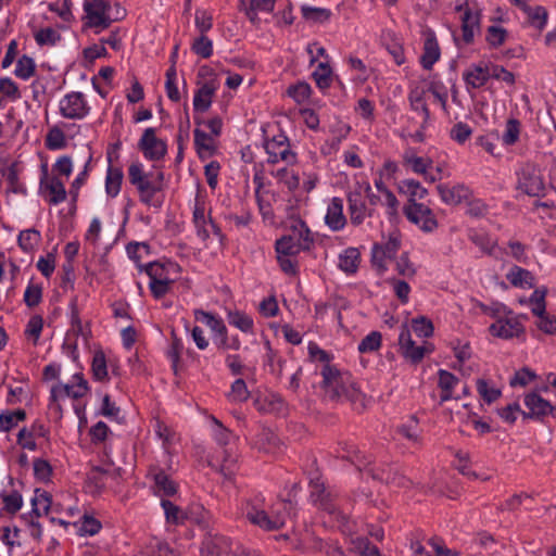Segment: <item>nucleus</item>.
<instances>
[{
  "mask_svg": "<svg viewBox=\"0 0 556 556\" xmlns=\"http://www.w3.org/2000/svg\"><path fill=\"white\" fill-rule=\"evenodd\" d=\"M312 362L319 363V374L323 378L319 388L326 400L349 402L352 407L362 413L367 406V397L349 371L340 370L331 363L332 355L326 350H308Z\"/></svg>",
  "mask_w": 556,
  "mask_h": 556,
  "instance_id": "obj_1",
  "label": "nucleus"
},
{
  "mask_svg": "<svg viewBox=\"0 0 556 556\" xmlns=\"http://www.w3.org/2000/svg\"><path fill=\"white\" fill-rule=\"evenodd\" d=\"M129 182L136 187L138 193L146 191H163L164 173L159 170L155 174H147L139 162L131 163L128 167Z\"/></svg>",
  "mask_w": 556,
  "mask_h": 556,
  "instance_id": "obj_2",
  "label": "nucleus"
},
{
  "mask_svg": "<svg viewBox=\"0 0 556 556\" xmlns=\"http://www.w3.org/2000/svg\"><path fill=\"white\" fill-rule=\"evenodd\" d=\"M110 2L106 0H85L84 11L86 13L85 26L90 28L106 29L113 23L109 11Z\"/></svg>",
  "mask_w": 556,
  "mask_h": 556,
  "instance_id": "obj_3",
  "label": "nucleus"
},
{
  "mask_svg": "<svg viewBox=\"0 0 556 556\" xmlns=\"http://www.w3.org/2000/svg\"><path fill=\"white\" fill-rule=\"evenodd\" d=\"M517 189L529 197H544L545 185L540 169L531 164L525 165L518 173Z\"/></svg>",
  "mask_w": 556,
  "mask_h": 556,
  "instance_id": "obj_4",
  "label": "nucleus"
},
{
  "mask_svg": "<svg viewBox=\"0 0 556 556\" xmlns=\"http://www.w3.org/2000/svg\"><path fill=\"white\" fill-rule=\"evenodd\" d=\"M194 318L207 329L214 345L231 348L227 344V328L222 318L203 309H195Z\"/></svg>",
  "mask_w": 556,
  "mask_h": 556,
  "instance_id": "obj_5",
  "label": "nucleus"
},
{
  "mask_svg": "<svg viewBox=\"0 0 556 556\" xmlns=\"http://www.w3.org/2000/svg\"><path fill=\"white\" fill-rule=\"evenodd\" d=\"M455 11L463 12L462 40L465 45H470L473 42L475 30H480L481 11L471 7L467 0H458Z\"/></svg>",
  "mask_w": 556,
  "mask_h": 556,
  "instance_id": "obj_6",
  "label": "nucleus"
},
{
  "mask_svg": "<svg viewBox=\"0 0 556 556\" xmlns=\"http://www.w3.org/2000/svg\"><path fill=\"white\" fill-rule=\"evenodd\" d=\"M264 148L268 154V163L275 164L279 161H283L288 164H294L296 162V154L291 151L289 139L283 132L266 140Z\"/></svg>",
  "mask_w": 556,
  "mask_h": 556,
  "instance_id": "obj_7",
  "label": "nucleus"
},
{
  "mask_svg": "<svg viewBox=\"0 0 556 556\" xmlns=\"http://www.w3.org/2000/svg\"><path fill=\"white\" fill-rule=\"evenodd\" d=\"M60 114L68 119H83L89 112L90 106L84 96L79 91H74L64 96L60 101Z\"/></svg>",
  "mask_w": 556,
  "mask_h": 556,
  "instance_id": "obj_8",
  "label": "nucleus"
},
{
  "mask_svg": "<svg viewBox=\"0 0 556 556\" xmlns=\"http://www.w3.org/2000/svg\"><path fill=\"white\" fill-rule=\"evenodd\" d=\"M401 248V233L393 231L389 235V239L386 243H375L371 250V263L378 267L379 270L384 271L387 269L386 260L394 258Z\"/></svg>",
  "mask_w": 556,
  "mask_h": 556,
  "instance_id": "obj_9",
  "label": "nucleus"
},
{
  "mask_svg": "<svg viewBox=\"0 0 556 556\" xmlns=\"http://www.w3.org/2000/svg\"><path fill=\"white\" fill-rule=\"evenodd\" d=\"M138 148L149 161H159L163 159L167 152L166 142L156 137L155 128L152 127L143 131L138 142Z\"/></svg>",
  "mask_w": 556,
  "mask_h": 556,
  "instance_id": "obj_10",
  "label": "nucleus"
},
{
  "mask_svg": "<svg viewBox=\"0 0 556 556\" xmlns=\"http://www.w3.org/2000/svg\"><path fill=\"white\" fill-rule=\"evenodd\" d=\"M404 214L408 220L419 225L425 232H431L438 227V222L432 210L422 203H414L405 206Z\"/></svg>",
  "mask_w": 556,
  "mask_h": 556,
  "instance_id": "obj_11",
  "label": "nucleus"
},
{
  "mask_svg": "<svg viewBox=\"0 0 556 556\" xmlns=\"http://www.w3.org/2000/svg\"><path fill=\"white\" fill-rule=\"evenodd\" d=\"M140 271H146L150 280L175 281L181 273L179 264L173 261L151 262L147 265H138Z\"/></svg>",
  "mask_w": 556,
  "mask_h": 556,
  "instance_id": "obj_12",
  "label": "nucleus"
},
{
  "mask_svg": "<svg viewBox=\"0 0 556 556\" xmlns=\"http://www.w3.org/2000/svg\"><path fill=\"white\" fill-rule=\"evenodd\" d=\"M368 475L377 481L384 482L386 484L393 485L396 488H409L413 485V481L403 475L397 468L387 464L379 468L368 469Z\"/></svg>",
  "mask_w": 556,
  "mask_h": 556,
  "instance_id": "obj_13",
  "label": "nucleus"
},
{
  "mask_svg": "<svg viewBox=\"0 0 556 556\" xmlns=\"http://www.w3.org/2000/svg\"><path fill=\"white\" fill-rule=\"evenodd\" d=\"M350 220L354 226L361 225L366 217H371L374 207H368L361 191L350 192L348 195Z\"/></svg>",
  "mask_w": 556,
  "mask_h": 556,
  "instance_id": "obj_14",
  "label": "nucleus"
},
{
  "mask_svg": "<svg viewBox=\"0 0 556 556\" xmlns=\"http://www.w3.org/2000/svg\"><path fill=\"white\" fill-rule=\"evenodd\" d=\"M441 200L447 205H458L469 200L472 195L471 190L464 184L450 186L447 184H439L437 186Z\"/></svg>",
  "mask_w": 556,
  "mask_h": 556,
  "instance_id": "obj_15",
  "label": "nucleus"
},
{
  "mask_svg": "<svg viewBox=\"0 0 556 556\" xmlns=\"http://www.w3.org/2000/svg\"><path fill=\"white\" fill-rule=\"evenodd\" d=\"M525 405L529 412H521L523 419L542 420L546 416L547 408H551V402L543 399L535 392L525 396Z\"/></svg>",
  "mask_w": 556,
  "mask_h": 556,
  "instance_id": "obj_16",
  "label": "nucleus"
},
{
  "mask_svg": "<svg viewBox=\"0 0 556 556\" xmlns=\"http://www.w3.org/2000/svg\"><path fill=\"white\" fill-rule=\"evenodd\" d=\"M217 90L216 79H212L203 84L194 93L193 109L195 112L204 113L212 104V98Z\"/></svg>",
  "mask_w": 556,
  "mask_h": 556,
  "instance_id": "obj_17",
  "label": "nucleus"
},
{
  "mask_svg": "<svg viewBox=\"0 0 556 556\" xmlns=\"http://www.w3.org/2000/svg\"><path fill=\"white\" fill-rule=\"evenodd\" d=\"M276 0H240L239 9L244 11L247 17L253 23H258L257 12L270 13L274 11Z\"/></svg>",
  "mask_w": 556,
  "mask_h": 556,
  "instance_id": "obj_18",
  "label": "nucleus"
},
{
  "mask_svg": "<svg viewBox=\"0 0 556 556\" xmlns=\"http://www.w3.org/2000/svg\"><path fill=\"white\" fill-rule=\"evenodd\" d=\"M325 220L327 226L333 231L343 229L346 224V218L343 214V201L341 198H332Z\"/></svg>",
  "mask_w": 556,
  "mask_h": 556,
  "instance_id": "obj_19",
  "label": "nucleus"
},
{
  "mask_svg": "<svg viewBox=\"0 0 556 556\" xmlns=\"http://www.w3.org/2000/svg\"><path fill=\"white\" fill-rule=\"evenodd\" d=\"M52 497L47 491L40 489L35 490V497L31 500L33 509L29 514L23 515L24 520L39 518L42 515H48L51 509Z\"/></svg>",
  "mask_w": 556,
  "mask_h": 556,
  "instance_id": "obj_20",
  "label": "nucleus"
},
{
  "mask_svg": "<svg viewBox=\"0 0 556 556\" xmlns=\"http://www.w3.org/2000/svg\"><path fill=\"white\" fill-rule=\"evenodd\" d=\"M440 47L434 33H428L424 42V52L420 58L422 67L430 71L434 63L440 59Z\"/></svg>",
  "mask_w": 556,
  "mask_h": 556,
  "instance_id": "obj_21",
  "label": "nucleus"
},
{
  "mask_svg": "<svg viewBox=\"0 0 556 556\" xmlns=\"http://www.w3.org/2000/svg\"><path fill=\"white\" fill-rule=\"evenodd\" d=\"M247 517L252 523L267 531L278 530L285 526L283 518H280L279 516H269L265 510L254 509L249 511Z\"/></svg>",
  "mask_w": 556,
  "mask_h": 556,
  "instance_id": "obj_22",
  "label": "nucleus"
},
{
  "mask_svg": "<svg viewBox=\"0 0 556 556\" xmlns=\"http://www.w3.org/2000/svg\"><path fill=\"white\" fill-rule=\"evenodd\" d=\"M256 445L260 451L276 455L282 452L283 443L270 429L264 428L257 435Z\"/></svg>",
  "mask_w": 556,
  "mask_h": 556,
  "instance_id": "obj_23",
  "label": "nucleus"
},
{
  "mask_svg": "<svg viewBox=\"0 0 556 556\" xmlns=\"http://www.w3.org/2000/svg\"><path fill=\"white\" fill-rule=\"evenodd\" d=\"M506 279L516 288H534L535 278L533 274L520 266L514 265L506 274Z\"/></svg>",
  "mask_w": 556,
  "mask_h": 556,
  "instance_id": "obj_24",
  "label": "nucleus"
},
{
  "mask_svg": "<svg viewBox=\"0 0 556 556\" xmlns=\"http://www.w3.org/2000/svg\"><path fill=\"white\" fill-rule=\"evenodd\" d=\"M193 136L194 147L201 160H205L215 154L216 148L214 146V140L211 136H208L205 131L201 130L200 128L194 129Z\"/></svg>",
  "mask_w": 556,
  "mask_h": 556,
  "instance_id": "obj_25",
  "label": "nucleus"
},
{
  "mask_svg": "<svg viewBox=\"0 0 556 556\" xmlns=\"http://www.w3.org/2000/svg\"><path fill=\"white\" fill-rule=\"evenodd\" d=\"M463 77L467 86L475 89L481 88L490 78V68L473 64L463 74Z\"/></svg>",
  "mask_w": 556,
  "mask_h": 556,
  "instance_id": "obj_26",
  "label": "nucleus"
},
{
  "mask_svg": "<svg viewBox=\"0 0 556 556\" xmlns=\"http://www.w3.org/2000/svg\"><path fill=\"white\" fill-rule=\"evenodd\" d=\"M521 331H522L521 325L514 320H506L504 323L497 321L490 326V332L493 336H496L500 338H505V339L518 336Z\"/></svg>",
  "mask_w": 556,
  "mask_h": 556,
  "instance_id": "obj_27",
  "label": "nucleus"
},
{
  "mask_svg": "<svg viewBox=\"0 0 556 556\" xmlns=\"http://www.w3.org/2000/svg\"><path fill=\"white\" fill-rule=\"evenodd\" d=\"M124 174L121 167L109 166L105 178V190L109 197L115 198L122 187Z\"/></svg>",
  "mask_w": 556,
  "mask_h": 556,
  "instance_id": "obj_28",
  "label": "nucleus"
},
{
  "mask_svg": "<svg viewBox=\"0 0 556 556\" xmlns=\"http://www.w3.org/2000/svg\"><path fill=\"white\" fill-rule=\"evenodd\" d=\"M48 191L50 194L49 203L50 204H59L66 199V190L64 184L60 180V178L53 176L49 180H47L46 185H43V189L40 190Z\"/></svg>",
  "mask_w": 556,
  "mask_h": 556,
  "instance_id": "obj_29",
  "label": "nucleus"
},
{
  "mask_svg": "<svg viewBox=\"0 0 556 556\" xmlns=\"http://www.w3.org/2000/svg\"><path fill=\"white\" fill-rule=\"evenodd\" d=\"M361 261V253L356 248H348L339 256V267L348 274L356 273Z\"/></svg>",
  "mask_w": 556,
  "mask_h": 556,
  "instance_id": "obj_30",
  "label": "nucleus"
},
{
  "mask_svg": "<svg viewBox=\"0 0 556 556\" xmlns=\"http://www.w3.org/2000/svg\"><path fill=\"white\" fill-rule=\"evenodd\" d=\"M522 10L527 13L528 23L539 31H542L547 23V10L542 5H536L534 8L528 5Z\"/></svg>",
  "mask_w": 556,
  "mask_h": 556,
  "instance_id": "obj_31",
  "label": "nucleus"
},
{
  "mask_svg": "<svg viewBox=\"0 0 556 556\" xmlns=\"http://www.w3.org/2000/svg\"><path fill=\"white\" fill-rule=\"evenodd\" d=\"M399 189L401 192L409 195V204L417 203L416 199L421 200L428 193V190L424 188L419 181L414 179H405L401 181Z\"/></svg>",
  "mask_w": 556,
  "mask_h": 556,
  "instance_id": "obj_32",
  "label": "nucleus"
},
{
  "mask_svg": "<svg viewBox=\"0 0 556 556\" xmlns=\"http://www.w3.org/2000/svg\"><path fill=\"white\" fill-rule=\"evenodd\" d=\"M41 241L40 232L35 228H29L20 232L17 237L18 247L24 252H31Z\"/></svg>",
  "mask_w": 556,
  "mask_h": 556,
  "instance_id": "obj_33",
  "label": "nucleus"
},
{
  "mask_svg": "<svg viewBox=\"0 0 556 556\" xmlns=\"http://www.w3.org/2000/svg\"><path fill=\"white\" fill-rule=\"evenodd\" d=\"M154 484L159 495L173 496L177 492V484L163 470L154 475Z\"/></svg>",
  "mask_w": 556,
  "mask_h": 556,
  "instance_id": "obj_34",
  "label": "nucleus"
},
{
  "mask_svg": "<svg viewBox=\"0 0 556 556\" xmlns=\"http://www.w3.org/2000/svg\"><path fill=\"white\" fill-rule=\"evenodd\" d=\"M275 250L277 256H295L302 250L299 244L295 243L293 236H282L275 243Z\"/></svg>",
  "mask_w": 556,
  "mask_h": 556,
  "instance_id": "obj_35",
  "label": "nucleus"
},
{
  "mask_svg": "<svg viewBox=\"0 0 556 556\" xmlns=\"http://www.w3.org/2000/svg\"><path fill=\"white\" fill-rule=\"evenodd\" d=\"M184 350H166V357L172 362V368L175 375H178V371L184 368L187 362L195 361V353L192 350H185L186 357H182Z\"/></svg>",
  "mask_w": 556,
  "mask_h": 556,
  "instance_id": "obj_36",
  "label": "nucleus"
},
{
  "mask_svg": "<svg viewBox=\"0 0 556 556\" xmlns=\"http://www.w3.org/2000/svg\"><path fill=\"white\" fill-rule=\"evenodd\" d=\"M74 379L77 380V383H73V386L64 384L59 387V389H62L67 396H71L75 400L81 399L89 391L88 382L84 378L83 374H75Z\"/></svg>",
  "mask_w": 556,
  "mask_h": 556,
  "instance_id": "obj_37",
  "label": "nucleus"
},
{
  "mask_svg": "<svg viewBox=\"0 0 556 556\" xmlns=\"http://www.w3.org/2000/svg\"><path fill=\"white\" fill-rule=\"evenodd\" d=\"M425 89L416 87L409 91L408 100L412 109L414 111H420L424 114V121L427 122L429 119L430 112L425 101Z\"/></svg>",
  "mask_w": 556,
  "mask_h": 556,
  "instance_id": "obj_38",
  "label": "nucleus"
},
{
  "mask_svg": "<svg viewBox=\"0 0 556 556\" xmlns=\"http://www.w3.org/2000/svg\"><path fill=\"white\" fill-rule=\"evenodd\" d=\"M312 76L319 89H327L332 81V68L328 62H320Z\"/></svg>",
  "mask_w": 556,
  "mask_h": 556,
  "instance_id": "obj_39",
  "label": "nucleus"
},
{
  "mask_svg": "<svg viewBox=\"0 0 556 556\" xmlns=\"http://www.w3.org/2000/svg\"><path fill=\"white\" fill-rule=\"evenodd\" d=\"M26 419V412L24 409H16L14 412H2L0 414V430L9 432L13 427L16 426L17 421Z\"/></svg>",
  "mask_w": 556,
  "mask_h": 556,
  "instance_id": "obj_40",
  "label": "nucleus"
},
{
  "mask_svg": "<svg viewBox=\"0 0 556 556\" xmlns=\"http://www.w3.org/2000/svg\"><path fill=\"white\" fill-rule=\"evenodd\" d=\"M302 16L313 23H325L331 16V11L324 8H315L309 5L301 7Z\"/></svg>",
  "mask_w": 556,
  "mask_h": 556,
  "instance_id": "obj_41",
  "label": "nucleus"
},
{
  "mask_svg": "<svg viewBox=\"0 0 556 556\" xmlns=\"http://www.w3.org/2000/svg\"><path fill=\"white\" fill-rule=\"evenodd\" d=\"M161 506L165 511L166 521L174 525H180L187 519V515L174 503L169 500L163 498L161 501Z\"/></svg>",
  "mask_w": 556,
  "mask_h": 556,
  "instance_id": "obj_42",
  "label": "nucleus"
},
{
  "mask_svg": "<svg viewBox=\"0 0 556 556\" xmlns=\"http://www.w3.org/2000/svg\"><path fill=\"white\" fill-rule=\"evenodd\" d=\"M91 370L96 380L103 381L108 378L106 358L103 350H96L92 357Z\"/></svg>",
  "mask_w": 556,
  "mask_h": 556,
  "instance_id": "obj_43",
  "label": "nucleus"
},
{
  "mask_svg": "<svg viewBox=\"0 0 556 556\" xmlns=\"http://www.w3.org/2000/svg\"><path fill=\"white\" fill-rule=\"evenodd\" d=\"M36 72V64L33 58L24 54L22 55L16 63V67L14 71L15 76H17L21 79H28L31 76H34Z\"/></svg>",
  "mask_w": 556,
  "mask_h": 556,
  "instance_id": "obj_44",
  "label": "nucleus"
},
{
  "mask_svg": "<svg viewBox=\"0 0 556 556\" xmlns=\"http://www.w3.org/2000/svg\"><path fill=\"white\" fill-rule=\"evenodd\" d=\"M410 329L417 337L428 338L433 333V324L430 319L420 316L412 320Z\"/></svg>",
  "mask_w": 556,
  "mask_h": 556,
  "instance_id": "obj_45",
  "label": "nucleus"
},
{
  "mask_svg": "<svg viewBox=\"0 0 556 556\" xmlns=\"http://www.w3.org/2000/svg\"><path fill=\"white\" fill-rule=\"evenodd\" d=\"M477 391L483 401L488 404L494 403L502 395L500 389L489 387L488 381L484 379L477 380Z\"/></svg>",
  "mask_w": 556,
  "mask_h": 556,
  "instance_id": "obj_46",
  "label": "nucleus"
},
{
  "mask_svg": "<svg viewBox=\"0 0 556 556\" xmlns=\"http://www.w3.org/2000/svg\"><path fill=\"white\" fill-rule=\"evenodd\" d=\"M312 88L311 86L305 81H300L295 85H291L287 89V93L289 97L294 99V101L299 104L303 103L305 100L308 99L311 96Z\"/></svg>",
  "mask_w": 556,
  "mask_h": 556,
  "instance_id": "obj_47",
  "label": "nucleus"
},
{
  "mask_svg": "<svg viewBox=\"0 0 556 556\" xmlns=\"http://www.w3.org/2000/svg\"><path fill=\"white\" fill-rule=\"evenodd\" d=\"M43 319L40 315H35L30 317V319L28 320V324L25 329V334L29 340H31L30 343L33 345L38 344V339L41 333Z\"/></svg>",
  "mask_w": 556,
  "mask_h": 556,
  "instance_id": "obj_48",
  "label": "nucleus"
},
{
  "mask_svg": "<svg viewBox=\"0 0 556 556\" xmlns=\"http://www.w3.org/2000/svg\"><path fill=\"white\" fill-rule=\"evenodd\" d=\"M1 498L4 504L3 509L11 515L16 514L23 505L22 495L17 491H12L10 494L2 493Z\"/></svg>",
  "mask_w": 556,
  "mask_h": 556,
  "instance_id": "obj_49",
  "label": "nucleus"
},
{
  "mask_svg": "<svg viewBox=\"0 0 556 556\" xmlns=\"http://www.w3.org/2000/svg\"><path fill=\"white\" fill-rule=\"evenodd\" d=\"M520 122L516 118H509L506 123V129L503 134L502 140L506 146L515 144L519 139Z\"/></svg>",
  "mask_w": 556,
  "mask_h": 556,
  "instance_id": "obj_50",
  "label": "nucleus"
},
{
  "mask_svg": "<svg viewBox=\"0 0 556 556\" xmlns=\"http://www.w3.org/2000/svg\"><path fill=\"white\" fill-rule=\"evenodd\" d=\"M228 321L244 332L251 331L253 328V319L239 311L230 312L228 314Z\"/></svg>",
  "mask_w": 556,
  "mask_h": 556,
  "instance_id": "obj_51",
  "label": "nucleus"
},
{
  "mask_svg": "<svg viewBox=\"0 0 556 556\" xmlns=\"http://www.w3.org/2000/svg\"><path fill=\"white\" fill-rule=\"evenodd\" d=\"M506 37L507 30L501 26L492 25L486 28L485 40L493 48L502 46Z\"/></svg>",
  "mask_w": 556,
  "mask_h": 556,
  "instance_id": "obj_52",
  "label": "nucleus"
},
{
  "mask_svg": "<svg viewBox=\"0 0 556 556\" xmlns=\"http://www.w3.org/2000/svg\"><path fill=\"white\" fill-rule=\"evenodd\" d=\"M547 294V289L545 287L535 289L531 294L529 301L533 305L532 313L534 315H542L545 313L546 303L545 296Z\"/></svg>",
  "mask_w": 556,
  "mask_h": 556,
  "instance_id": "obj_53",
  "label": "nucleus"
},
{
  "mask_svg": "<svg viewBox=\"0 0 556 556\" xmlns=\"http://www.w3.org/2000/svg\"><path fill=\"white\" fill-rule=\"evenodd\" d=\"M191 49L201 58L208 59L213 54V42L205 35H201L193 41Z\"/></svg>",
  "mask_w": 556,
  "mask_h": 556,
  "instance_id": "obj_54",
  "label": "nucleus"
},
{
  "mask_svg": "<svg viewBox=\"0 0 556 556\" xmlns=\"http://www.w3.org/2000/svg\"><path fill=\"white\" fill-rule=\"evenodd\" d=\"M404 162L410 165L414 173L420 175H426L427 169L432 165V160L430 159L408 154H405Z\"/></svg>",
  "mask_w": 556,
  "mask_h": 556,
  "instance_id": "obj_55",
  "label": "nucleus"
},
{
  "mask_svg": "<svg viewBox=\"0 0 556 556\" xmlns=\"http://www.w3.org/2000/svg\"><path fill=\"white\" fill-rule=\"evenodd\" d=\"M60 39V34L51 27L41 28L35 34V40L39 46H54Z\"/></svg>",
  "mask_w": 556,
  "mask_h": 556,
  "instance_id": "obj_56",
  "label": "nucleus"
},
{
  "mask_svg": "<svg viewBox=\"0 0 556 556\" xmlns=\"http://www.w3.org/2000/svg\"><path fill=\"white\" fill-rule=\"evenodd\" d=\"M46 146L50 150L64 148L66 146L64 132L58 127L52 128L47 135Z\"/></svg>",
  "mask_w": 556,
  "mask_h": 556,
  "instance_id": "obj_57",
  "label": "nucleus"
},
{
  "mask_svg": "<svg viewBox=\"0 0 556 556\" xmlns=\"http://www.w3.org/2000/svg\"><path fill=\"white\" fill-rule=\"evenodd\" d=\"M34 475L37 480L48 481L52 475V466L50 463L42 458H36L34 460Z\"/></svg>",
  "mask_w": 556,
  "mask_h": 556,
  "instance_id": "obj_58",
  "label": "nucleus"
},
{
  "mask_svg": "<svg viewBox=\"0 0 556 556\" xmlns=\"http://www.w3.org/2000/svg\"><path fill=\"white\" fill-rule=\"evenodd\" d=\"M102 528L101 522L89 515H84L81 517V526L79 528V533L81 535H94Z\"/></svg>",
  "mask_w": 556,
  "mask_h": 556,
  "instance_id": "obj_59",
  "label": "nucleus"
},
{
  "mask_svg": "<svg viewBox=\"0 0 556 556\" xmlns=\"http://www.w3.org/2000/svg\"><path fill=\"white\" fill-rule=\"evenodd\" d=\"M471 134L472 129L470 128V126L463 122L456 123L450 131L451 138L460 144L466 142V140L471 136Z\"/></svg>",
  "mask_w": 556,
  "mask_h": 556,
  "instance_id": "obj_60",
  "label": "nucleus"
},
{
  "mask_svg": "<svg viewBox=\"0 0 556 556\" xmlns=\"http://www.w3.org/2000/svg\"><path fill=\"white\" fill-rule=\"evenodd\" d=\"M279 181L283 182L290 191L299 187L300 179L296 174L290 172L287 167L280 168L275 173Z\"/></svg>",
  "mask_w": 556,
  "mask_h": 556,
  "instance_id": "obj_61",
  "label": "nucleus"
},
{
  "mask_svg": "<svg viewBox=\"0 0 556 556\" xmlns=\"http://www.w3.org/2000/svg\"><path fill=\"white\" fill-rule=\"evenodd\" d=\"M228 397L235 402H243V401L248 400L249 391L247 389V384L243 379H237L231 384V390L228 394Z\"/></svg>",
  "mask_w": 556,
  "mask_h": 556,
  "instance_id": "obj_62",
  "label": "nucleus"
},
{
  "mask_svg": "<svg viewBox=\"0 0 556 556\" xmlns=\"http://www.w3.org/2000/svg\"><path fill=\"white\" fill-rule=\"evenodd\" d=\"M42 299V288L38 285H28L24 293V302L28 307L37 306Z\"/></svg>",
  "mask_w": 556,
  "mask_h": 556,
  "instance_id": "obj_63",
  "label": "nucleus"
},
{
  "mask_svg": "<svg viewBox=\"0 0 556 556\" xmlns=\"http://www.w3.org/2000/svg\"><path fill=\"white\" fill-rule=\"evenodd\" d=\"M0 92L12 101L21 98L17 85L9 77L0 78Z\"/></svg>",
  "mask_w": 556,
  "mask_h": 556,
  "instance_id": "obj_64",
  "label": "nucleus"
}]
</instances>
